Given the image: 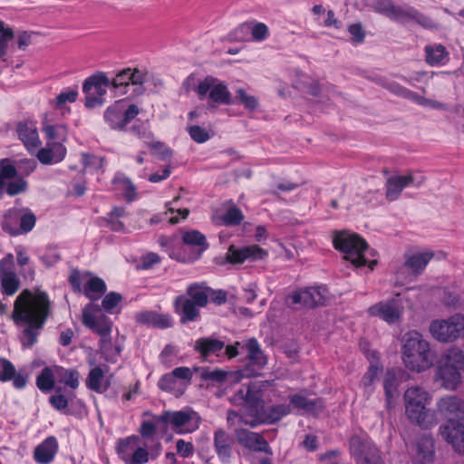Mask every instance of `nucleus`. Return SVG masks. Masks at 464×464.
I'll use <instances>...</instances> for the list:
<instances>
[{"instance_id": "f257e3e1", "label": "nucleus", "mask_w": 464, "mask_h": 464, "mask_svg": "<svg viewBox=\"0 0 464 464\" xmlns=\"http://www.w3.org/2000/svg\"><path fill=\"white\" fill-rule=\"evenodd\" d=\"M52 314V303L48 295L40 290H23L14 304L13 317L17 325L24 327L21 342L32 347Z\"/></svg>"}, {"instance_id": "f03ea898", "label": "nucleus", "mask_w": 464, "mask_h": 464, "mask_svg": "<svg viewBox=\"0 0 464 464\" xmlns=\"http://www.w3.org/2000/svg\"><path fill=\"white\" fill-rule=\"evenodd\" d=\"M401 358L405 366L416 372L431 368L436 360L430 343L416 331H411L402 338Z\"/></svg>"}, {"instance_id": "7ed1b4c3", "label": "nucleus", "mask_w": 464, "mask_h": 464, "mask_svg": "<svg viewBox=\"0 0 464 464\" xmlns=\"http://www.w3.org/2000/svg\"><path fill=\"white\" fill-rule=\"evenodd\" d=\"M186 295H179L174 300L175 312L180 322H194L199 317V308L205 307L209 301L208 286L205 284H191L186 290Z\"/></svg>"}, {"instance_id": "20e7f679", "label": "nucleus", "mask_w": 464, "mask_h": 464, "mask_svg": "<svg viewBox=\"0 0 464 464\" xmlns=\"http://www.w3.org/2000/svg\"><path fill=\"white\" fill-rule=\"evenodd\" d=\"M464 372V351L458 346H450L438 361L436 375L445 388L455 390L461 382Z\"/></svg>"}, {"instance_id": "39448f33", "label": "nucleus", "mask_w": 464, "mask_h": 464, "mask_svg": "<svg viewBox=\"0 0 464 464\" xmlns=\"http://www.w3.org/2000/svg\"><path fill=\"white\" fill-rule=\"evenodd\" d=\"M430 395L423 388L411 387L404 392L405 413L409 420L423 429H430L435 423L429 419L427 405L430 402Z\"/></svg>"}, {"instance_id": "423d86ee", "label": "nucleus", "mask_w": 464, "mask_h": 464, "mask_svg": "<svg viewBox=\"0 0 464 464\" xmlns=\"http://www.w3.org/2000/svg\"><path fill=\"white\" fill-rule=\"evenodd\" d=\"M160 450L161 444L158 442L151 449V452H149L148 450L140 446V439L137 435L120 439L116 446L117 454L125 464H146L150 458L156 459Z\"/></svg>"}, {"instance_id": "0eeeda50", "label": "nucleus", "mask_w": 464, "mask_h": 464, "mask_svg": "<svg viewBox=\"0 0 464 464\" xmlns=\"http://www.w3.org/2000/svg\"><path fill=\"white\" fill-rule=\"evenodd\" d=\"M158 422L165 424L177 434H188L197 430L201 418L191 409L183 411H167L159 416H154Z\"/></svg>"}, {"instance_id": "6e6552de", "label": "nucleus", "mask_w": 464, "mask_h": 464, "mask_svg": "<svg viewBox=\"0 0 464 464\" xmlns=\"http://www.w3.org/2000/svg\"><path fill=\"white\" fill-rule=\"evenodd\" d=\"M334 246L337 250L345 254V259L355 266H363L367 264L363 252L367 249L366 241L357 234L346 231L336 233L334 237Z\"/></svg>"}, {"instance_id": "1a4fd4ad", "label": "nucleus", "mask_w": 464, "mask_h": 464, "mask_svg": "<svg viewBox=\"0 0 464 464\" xmlns=\"http://www.w3.org/2000/svg\"><path fill=\"white\" fill-rule=\"evenodd\" d=\"M246 352L248 363L244 369L233 372L230 376L235 382H241L244 378L257 376L259 372L266 365L267 359L264 354L258 342L255 338L246 341L241 346Z\"/></svg>"}, {"instance_id": "9d476101", "label": "nucleus", "mask_w": 464, "mask_h": 464, "mask_svg": "<svg viewBox=\"0 0 464 464\" xmlns=\"http://www.w3.org/2000/svg\"><path fill=\"white\" fill-rule=\"evenodd\" d=\"M434 339L440 343H451L464 336V315L456 314L445 320H434L430 325Z\"/></svg>"}, {"instance_id": "9b49d317", "label": "nucleus", "mask_w": 464, "mask_h": 464, "mask_svg": "<svg viewBox=\"0 0 464 464\" xmlns=\"http://www.w3.org/2000/svg\"><path fill=\"white\" fill-rule=\"evenodd\" d=\"M328 290L326 287H307L297 290L287 296L289 307L297 308H314L319 305H324L327 302Z\"/></svg>"}, {"instance_id": "f8f14e48", "label": "nucleus", "mask_w": 464, "mask_h": 464, "mask_svg": "<svg viewBox=\"0 0 464 464\" xmlns=\"http://www.w3.org/2000/svg\"><path fill=\"white\" fill-rule=\"evenodd\" d=\"M31 34L26 31L15 33L2 22V60L16 56L19 51H24L32 43Z\"/></svg>"}, {"instance_id": "ddd939ff", "label": "nucleus", "mask_w": 464, "mask_h": 464, "mask_svg": "<svg viewBox=\"0 0 464 464\" xmlns=\"http://www.w3.org/2000/svg\"><path fill=\"white\" fill-rule=\"evenodd\" d=\"M110 86H111V80L104 72H97L85 79L82 84V91L86 94L85 106L91 109L102 105L103 96Z\"/></svg>"}, {"instance_id": "4468645a", "label": "nucleus", "mask_w": 464, "mask_h": 464, "mask_svg": "<svg viewBox=\"0 0 464 464\" xmlns=\"http://www.w3.org/2000/svg\"><path fill=\"white\" fill-rule=\"evenodd\" d=\"M140 112L137 105L127 106L125 101L120 100L107 108L104 120L113 130H123Z\"/></svg>"}, {"instance_id": "2eb2a0df", "label": "nucleus", "mask_w": 464, "mask_h": 464, "mask_svg": "<svg viewBox=\"0 0 464 464\" xmlns=\"http://www.w3.org/2000/svg\"><path fill=\"white\" fill-rule=\"evenodd\" d=\"M4 229L11 235L30 232L35 226L36 217L29 209H14L5 214Z\"/></svg>"}, {"instance_id": "dca6fc26", "label": "nucleus", "mask_w": 464, "mask_h": 464, "mask_svg": "<svg viewBox=\"0 0 464 464\" xmlns=\"http://www.w3.org/2000/svg\"><path fill=\"white\" fill-rule=\"evenodd\" d=\"M350 451L357 464H384L378 449L371 441L359 436L351 438Z\"/></svg>"}, {"instance_id": "f3484780", "label": "nucleus", "mask_w": 464, "mask_h": 464, "mask_svg": "<svg viewBox=\"0 0 464 464\" xmlns=\"http://www.w3.org/2000/svg\"><path fill=\"white\" fill-rule=\"evenodd\" d=\"M198 94L202 97L209 92V99L218 104L229 105L233 99L227 85L213 76H207L197 87Z\"/></svg>"}, {"instance_id": "a211bd4d", "label": "nucleus", "mask_w": 464, "mask_h": 464, "mask_svg": "<svg viewBox=\"0 0 464 464\" xmlns=\"http://www.w3.org/2000/svg\"><path fill=\"white\" fill-rule=\"evenodd\" d=\"M28 188V182L24 177L16 175L11 165L10 159H2V192L9 196L24 193Z\"/></svg>"}, {"instance_id": "6ab92c4d", "label": "nucleus", "mask_w": 464, "mask_h": 464, "mask_svg": "<svg viewBox=\"0 0 464 464\" xmlns=\"http://www.w3.org/2000/svg\"><path fill=\"white\" fill-rule=\"evenodd\" d=\"M367 313L369 315L379 317L388 324H394L400 321L403 313V305L400 300L392 298L370 306Z\"/></svg>"}, {"instance_id": "aec40b11", "label": "nucleus", "mask_w": 464, "mask_h": 464, "mask_svg": "<svg viewBox=\"0 0 464 464\" xmlns=\"http://www.w3.org/2000/svg\"><path fill=\"white\" fill-rule=\"evenodd\" d=\"M100 312L98 305H87L82 311V324L99 335H106L111 332V322Z\"/></svg>"}, {"instance_id": "412c9836", "label": "nucleus", "mask_w": 464, "mask_h": 464, "mask_svg": "<svg viewBox=\"0 0 464 464\" xmlns=\"http://www.w3.org/2000/svg\"><path fill=\"white\" fill-rule=\"evenodd\" d=\"M268 256V252L257 245L237 247L231 245L227 252L226 259L231 264H242L246 260H263Z\"/></svg>"}, {"instance_id": "4be33fe9", "label": "nucleus", "mask_w": 464, "mask_h": 464, "mask_svg": "<svg viewBox=\"0 0 464 464\" xmlns=\"http://www.w3.org/2000/svg\"><path fill=\"white\" fill-rule=\"evenodd\" d=\"M439 433L457 453L464 454V423L458 420H449L447 423L440 425Z\"/></svg>"}, {"instance_id": "5701e85b", "label": "nucleus", "mask_w": 464, "mask_h": 464, "mask_svg": "<svg viewBox=\"0 0 464 464\" xmlns=\"http://www.w3.org/2000/svg\"><path fill=\"white\" fill-rule=\"evenodd\" d=\"M235 438L241 446L251 451L272 454L268 442L257 432L246 429H237Z\"/></svg>"}, {"instance_id": "b1692460", "label": "nucleus", "mask_w": 464, "mask_h": 464, "mask_svg": "<svg viewBox=\"0 0 464 464\" xmlns=\"http://www.w3.org/2000/svg\"><path fill=\"white\" fill-rule=\"evenodd\" d=\"M213 445L219 459L229 462L233 455L235 439L225 430L218 429L214 432Z\"/></svg>"}, {"instance_id": "393cba45", "label": "nucleus", "mask_w": 464, "mask_h": 464, "mask_svg": "<svg viewBox=\"0 0 464 464\" xmlns=\"http://www.w3.org/2000/svg\"><path fill=\"white\" fill-rule=\"evenodd\" d=\"M58 450L56 438L49 436L34 448V459L38 464H50L53 461Z\"/></svg>"}, {"instance_id": "a878e982", "label": "nucleus", "mask_w": 464, "mask_h": 464, "mask_svg": "<svg viewBox=\"0 0 464 464\" xmlns=\"http://www.w3.org/2000/svg\"><path fill=\"white\" fill-rule=\"evenodd\" d=\"M16 132L20 140L24 144L30 153H34L41 145L37 128L32 122H19Z\"/></svg>"}, {"instance_id": "bb28decb", "label": "nucleus", "mask_w": 464, "mask_h": 464, "mask_svg": "<svg viewBox=\"0 0 464 464\" xmlns=\"http://www.w3.org/2000/svg\"><path fill=\"white\" fill-rule=\"evenodd\" d=\"M36 158L42 164H54L62 161L66 155V148L62 142H46V146L38 149Z\"/></svg>"}, {"instance_id": "cd10ccee", "label": "nucleus", "mask_w": 464, "mask_h": 464, "mask_svg": "<svg viewBox=\"0 0 464 464\" xmlns=\"http://www.w3.org/2000/svg\"><path fill=\"white\" fill-rule=\"evenodd\" d=\"M290 404L304 413L317 415L325 407L324 401L321 398L309 399L302 393H296L289 396Z\"/></svg>"}, {"instance_id": "c85d7f7f", "label": "nucleus", "mask_w": 464, "mask_h": 464, "mask_svg": "<svg viewBox=\"0 0 464 464\" xmlns=\"http://www.w3.org/2000/svg\"><path fill=\"white\" fill-rule=\"evenodd\" d=\"M135 320L140 324L160 329L172 325V320L169 314H160L155 311L139 312L135 314Z\"/></svg>"}, {"instance_id": "c756f323", "label": "nucleus", "mask_w": 464, "mask_h": 464, "mask_svg": "<svg viewBox=\"0 0 464 464\" xmlns=\"http://www.w3.org/2000/svg\"><path fill=\"white\" fill-rule=\"evenodd\" d=\"M404 375V371L400 368H392L386 371L383 379V388L388 408H392V400L397 394V388Z\"/></svg>"}, {"instance_id": "7c9ffc66", "label": "nucleus", "mask_w": 464, "mask_h": 464, "mask_svg": "<svg viewBox=\"0 0 464 464\" xmlns=\"http://www.w3.org/2000/svg\"><path fill=\"white\" fill-rule=\"evenodd\" d=\"M415 182L412 173L405 176L395 175L386 180V198L390 201L396 200L404 188Z\"/></svg>"}, {"instance_id": "2f4dec72", "label": "nucleus", "mask_w": 464, "mask_h": 464, "mask_svg": "<svg viewBox=\"0 0 464 464\" xmlns=\"http://www.w3.org/2000/svg\"><path fill=\"white\" fill-rule=\"evenodd\" d=\"M437 411L445 418L459 417L464 413V401L457 396H446L437 402Z\"/></svg>"}, {"instance_id": "473e14b6", "label": "nucleus", "mask_w": 464, "mask_h": 464, "mask_svg": "<svg viewBox=\"0 0 464 464\" xmlns=\"http://www.w3.org/2000/svg\"><path fill=\"white\" fill-rule=\"evenodd\" d=\"M246 408L241 412L240 420L243 424L255 428L265 424V404L246 403Z\"/></svg>"}, {"instance_id": "72a5a7b5", "label": "nucleus", "mask_w": 464, "mask_h": 464, "mask_svg": "<svg viewBox=\"0 0 464 464\" xmlns=\"http://www.w3.org/2000/svg\"><path fill=\"white\" fill-rule=\"evenodd\" d=\"M226 212L221 216L213 217V221L218 225L237 226L244 219V214L239 208L236 206L233 200H227L223 203Z\"/></svg>"}, {"instance_id": "f704fd0d", "label": "nucleus", "mask_w": 464, "mask_h": 464, "mask_svg": "<svg viewBox=\"0 0 464 464\" xmlns=\"http://www.w3.org/2000/svg\"><path fill=\"white\" fill-rule=\"evenodd\" d=\"M225 348L223 341L213 338H199L196 341L194 349L197 351L204 361H207L208 356L214 354L218 356L222 350Z\"/></svg>"}, {"instance_id": "c9c22d12", "label": "nucleus", "mask_w": 464, "mask_h": 464, "mask_svg": "<svg viewBox=\"0 0 464 464\" xmlns=\"http://www.w3.org/2000/svg\"><path fill=\"white\" fill-rule=\"evenodd\" d=\"M28 376L24 371H16L13 363L2 359V382L12 381L16 389H23L27 383Z\"/></svg>"}, {"instance_id": "e433bc0d", "label": "nucleus", "mask_w": 464, "mask_h": 464, "mask_svg": "<svg viewBox=\"0 0 464 464\" xmlns=\"http://www.w3.org/2000/svg\"><path fill=\"white\" fill-rule=\"evenodd\" d=\"M433 256L434 254L431 251L407 253L405 254V266L415 274H420Z\"/></svg>"}, {"instance_id": "4c0bfd02", "label": "nucleus", "mask_w": 464, "mask_h": 464, "mask_svg": "<svg viewBox=\"0 0 464 464\" xmlns=\"http://www.w3.org/2000/svg\"><path fill=\"white\" fill-rule=\"evenodd\" d=\"M417 453L415 457L416 464H430L434 458L433 440L430 437L420 438L417 443Z\"/></svg>"}, {"instance_id": "58836bf2", "label": "nucleus", "mask_w": 464, "mask_h": 464, "mask_svg": "<svg viewBox=\"0 0 464 464\" xmlns=\"http://www.w3.org/2000/svg\"><path fill=\"white\" fill-rule=\"evenodd\" d=\"M42 131L47 140L46 142H63L67 140V128L63 124H51L47 121L43 123Z\"/></svg>"}, {"instance_id": "ea45409f", "label": "nucleus", "mask_w": 464, "mask_h": 464, "mask_svg": "<svg viewBox=\"0 0 464 464\" xmlns=\"http://www.w3.org/2000/svg\"><path fill=\"white\" fill-rule=\"evenodd\" d=\"M86 386L98 393H102L109 388V383L104 381V372L101 367L96 366L90 371Z\"/></svg>"}, {"instance_id": "a19ab883", "label": "nucleus", "mask_w": 464, "mask_h": 464, "mask_svg": "<svg viewBox=\"0 0 464 464\" xmlns=\"http://www.w3.org/2000/svg\"><path fill=\"white\" fill-rule=\"evenodd\" d=\"M274 385V380L254 382L247 386V400L248 403L265 404L263 400L264 391Z\"/></svg>"}, {"instance_id": "79ce46f5", "label": "nucleus", "mask_w": 464, "mask_h": 464, "mask_svg": "<svg viewBox=\"0 0 464 464\" xmlns=\"http://www.w3.org/2000/svg\"><path fill=\"white\" fill-rule=\"evenodd\" d=\"M182 242L185 245L198 247V256L208 248L206 237L198 230L182 231Z\"/></svg>"}, {"instance_id": "37998d69", "label": "nucleus", "mask_w": 464, "mask_h": 464, "mask_svg": "<svg viewBox=\"0 0 464 464\" xmlns=\"http://www.w3.org/2000/svg\"><path fill=\"white\" fill-rule=\"evenodd\" d=\"M425 53L426 62L432 66L444 63L449 54L446 48L441 44L426 46Z\"/></svg>"}, {"instance_id": "c03bdc74", "label": "nucleus", "mask_w": 464, "mask_h": 464, "mask_svg": "<svg viewBox=\"0 0 464 464\" xmlns=\"http://www.w3.org/2000/svg\"><path fill=\"white\" fill-rule=\"evenodd\" d=\"M106 292V285L100 277H92L84 286L85 295L94 301L98 300Z\"/></svg>"}, {"instance_id": "a18cd8bd", "label": "nucleus", "mask_w": 464, "mask_h": 464, "mask_svg": "<svg viewBox=\"0 0 464 464\" xmlns=\"http://www.w3.org/2000/svg\"><path fill=\"white\" fill-rule=\"evenodd\" d=\"M291 406L286 404H276L266 409L265 424H274L283 417L290 414Z\"/></svg>"}, {"instance_id": "49530a36", "label": "nucleus", "mask_w": 464, "mask_h": 464, "mask_svg": "<svg viewBox=\"0 0 464 464\" xmlns=\"http://www.w3.org/2000/svg\"><path fill=\"white\" fill-rule=\"evenodd\" d=\"M20 287V279L14 272L2 270V292L13 295Z\"/></svg>"}, {"instance_id": "de8ad7c7", "label": "nucleus", "mask_w": 464, "mask_h": 464, "mask_svg": "<svg viewBox=\"0 0 464 464\" xmlns=\"http://www.w3.org/2000/svg\"><path fill=\"white\" fill-rule=\"evenodd\" d=\"M57 378L59 382L64 383L72 389L79 386V372L74 369H64L59 367L56 369Z\"/></svg>"}, {"instance_id": "09e8293b", "label": "nucleus", "mask_w": 464, "mask_h": 464, "mask_svg": "<svg viewBox=\"0 0 464 464\" xmlns=\"http://www.w3.org/2000/svg\"><path fill=\"white\" fill-rule=\"evenodd\" d=\"M11 165L15 169L16 175L24 177L25 179L36 168V162L33 159L11 160Z\"/></svg>"}, {"instance_id": "8fccbe9b", "label": "nucleus", "mask_w": 464, "mask_h": 464, "mask_svg": "<svg viewBox=\"0 0 464 464\" xmlns=\"http://www.w3.org/2000/svg\"><path fill=\"white\" fill-rule=\"evenodd\" d=\"M36 385L42 392H50L54 386L53 371L45 367L36 378Z\"/></svg>"}, {"instance_id": "3c124183", "label": "nucleus", "mask_w": 464, "mask_h": 464, "mask_svg": "<svg viewBox=\"0 0 464 464\" xmlns=\"http://www.w3.org/2000/svg\"><path fill=\"white\" fill-rule=\"evenodd\" d=\"M381 369L375 365L371 364L367 370V372L362 376V379L361 381L362 386L364 388L365 392L369 396L372 391H373V383L378 378V374L380 372Z\"/></svg>"}, {"instance_id": "603ef678", "label": "nucleus", "mask_w": 464, "mask_h": 464, "mask_svg": "<svg viewBox=\"0 0 464 464\" xmlns=\"http://www.w3.org/2000/svg\"><path fill=\"white\" fill-rule=\"evenodd\" d=\"M232 372H227L219 369L212 371L208 369H203L201 372V378L205 381H212L217 382H221L228 379L231 382H235L230 376Z\"/></svg>"}, {"instance_id": "864d4df0", "label": "nucleus", "mask_w": 464, "mask_h": 464, "mask_svg": "<svg viewBox=\"0 0 464 464\" xmlns=\"http://www.w3.org/2000/svg\"><path fill=\"white\" fill-rule=\"evenodd\" d=\"M384 87L388 89L391 92L398 96H401L417 102H420V100L421 99L417 93L401 86L396 82L386 83L384 84Z\"/></svg>"}, {"instance_id": "5fc2aeb1", "label": "nucleus", "mask_w": 464, "mask_h": 464, "mask_svg": "<svg viewBox=\"0 0 464 464\" xmlns=\"http://www.w3.org/2000/svg\"><path fill=\"white\" fill-rule=\"evenodd\" d=\"M236 98L244 105V107L249 111H254L258 106V100L253 96L246 93V92L239 88L236 91Z\"/></svg>"}, {"instance_id": "6e6d98bb", "label": "nucleus", "mask_w": 464, "mask_h": 464, "mask_svg": "<svg viewBox=\"0 0 464 464\" xmlns=\"http://www.w3.org/2000/svg\"><path fill=\"white\" fill-rule=\"evenodd\" d=\"M413 10V7H402L394 5L389 18L401 22L410 21L411 20Z\"/></svg>"}, {"instance_id": "4d7b16f0", "label": "nucleus", "mask_w": 464, "mask_h": 464, "mask_svg": "<svg viewBox=\"0 0 464 464\" xmlns=\"http://www.w3.org/2000/svg\"><path fill=\"white\" fill-rule=\"evenodd\" d=\"M187 130L190 138L198 143L206 142L210 139L208 131L198 125L188 126Z\"/></svg>"}, {"instance_id": "13d9d810", "label": "nucleus", "mask_w": 464, "mask_h": 464, "mask_svg": "<svg viewBox=\"0 0 464 464\" xmlns=\"http://www.w3.org/2000/svg\"><path fill=\"white\" fill-rule=\"evenodd\" d=\"M130 84V68L120 71L116 76L111 81V85L114 89L121 87H128Z\"/></svg>"}, {"instance_id": "bf43d9fd", "label": "nucleus", "mask_w": 464, "mask_h": 464, "mask_svg": "<svg viewBox=\"0 0 464 464\" xmlns=\"http://www.w3.org/2000/svg\"><path fill=\"white\" fill-rule=\"evenodd\" d=\"M130 131L139 139L142 140L147 145L153 139V133L150 131V128L143 123L133 125Z\"/></svg>"}, {"instance_id": "052dcab7", "label": "nucleus", "mask_w": 464, "mask_h": 464, "mask_svg": "<svg viewBox=\"0 0 464 464\" xmlns=\"http://www.w3.org/2000/svg\"><path fill=\"white\" fill-rule=\"evenodd\" d=\"M177 454L182 458H189L194 454L195 448L192 442L179 439L176 442Z\"/></svg>"}, {"instance_id": "680f3d73", "label": "nucleus", "mask_w": 464, "mask_h": 464, "mask_svg": "<svg viewBox=\"0 0 464 464\" xmlns=\"http://www.w3.org/2000/svg\"><path fill=\"white\" fill-rule=\"evenodd\" d=\"M177 379L173 375L172 372L163 375L158 383V386L160 390L165 392H173L177 388Z\"/></svg>"}, {"instance_id": "e2e57ef3", "label": "nucleus", "mask_w": 464, "mask_h": 464, "mask_svg": "<svg viewBox=\"0 0 464 464\" xmlns=\"http://www.w3.org/2000/svg\"><path fill=\"white\" fill-rule=\"evenodd\" d=\"M160 422H158L154 418L152 420H144L140 428V434L144 439H150L152 438L157 430V425Z\"/></svg>"}, {"instance_id": "0e129e2a", "label": "nucleus", "mask_w": 464, "mask_h": 464, "mask_svg": "<svg viewBox=\"0 0 464 464\" xmlns=\"http://www.w3.org/2000/svg\"><path fill=\"white\" fill-rule=\"evenodd\" d=\"M121 295L116 292H111L106 295L102 300V307L106 311H111L114 307L118 305V304L121 301Z\"/></svg>"}, {"instance_id": "69168bd1", "label": "nucleus", "mask_w": 464, "mask_h": 464, "mask_svg": "<svg viewBox=\"0 0 464 464\" xmlns=\"http://www.w3.org/2000/svg\"><path fill=\"white\" fill-rule=\"evenodd\" d=\"M78 92L76 90H68L61 92L55 99L56 107H61L66 102H74L77 99Z\"/></svg>"}, {"instance_id": "338daca9", "label": "nucleus", "mask_w": 464, "mask_h": 464, "mask_svg": "<svg viewBox=\"0 0 464 464\" xmlns=\"http://www.w3.org/2000/svg\"><path fill=\"white\" fill-rule=\"evenodd\" d=\"M148 146L157 151V153L161 157V159H167L171 157L172 151L169 148H168L163 142L159 140H152L148 143Z\"/></svg>"}, {"instance_id": "774afa93", "label": "nucleus", "mask_w": 464, "mask_h": 464, "mask_svg": "<svg viewBox=\"0 0 464 464\" xmlns=\"http://www.w3.org/2000/svg\"><path fill=\"white\" fill-rule=\"evenodd\" d=\"M393 5L391 0H376L372 4V8L376 12L390 17Z\"/></svg>"}]
</instances>
